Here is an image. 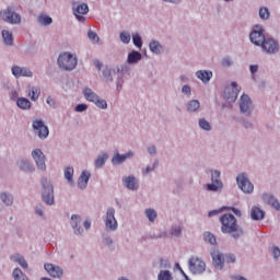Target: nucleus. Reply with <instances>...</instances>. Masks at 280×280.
<instances>
[{
    "label": "nucleus",
    "instance_id": "f257e3e1",
    "mask_svg": "<svg viewBox=\"0 0 280 280\" xmlns=\"http://www.w3.org/2000/svg\"><path fill=\"white\" fill-rule=\"evenodd\" d=\"M220 222L222 224V233H234L233 237H240L244 234V231H242V229H240V225H237V219H235V215L230 213L223 214L220 218Z\"/></svg>",
    "mask_w": 280,
    "mask_h": 280
},
{
    "label": "nucleus",
    "instance_id": "f03ea898",
    "mask_svg": "<svg viewBox=\"0 0 280 280\" xmlns=\"http://www.w3.org/2000/svg\"><path fill=\"white\" fill-rule=\"evenodd\" d=\"M58 65L63 71H73L78 67V58L70 52H63L58 57Z\"/></svg>",
    "mask_w": 280,
    "mask_h": 280
},
{
    "label": "nucleus",
    "instance_id": "7ed1b4c3",
    "mask_svg": "<svg viewBox=\"0 0 280 280\" xmlns=\"http://www.w3.org/2000/svg\"><path fill=\"white\" fill-rule=\"evenodd\" d=\"M43 195L42 198L46 205H54V186L47 178H42Z\"/></svg>",
    "mask_w": 280,
    "mask_h": 280
},
{
    "label": "nucleus",
    "instance_id": "20e7f679",
    "mask_svg": "<svg viewBox=\"0 0 280 280\" xmlns=\"http://www.w3.org/2000/svg\"><path fill=\"white\" fill-rule=\"evenodd\" d=\"M250 42L254 45L262 46L264 42L266 40V35H264V27L256 25L253 32L249 35Z\"/></svg>",
    "mask_w": 280,
    "mask_h": 280
},
{
    "label": "nucleus",
    "instance_id": "39448f33",
    "mask_svg": "<svg viewBox=\"0 0 280 280\" xmlns=\"http://www.w3.org/2000/svg\"><path fill=\"white\" fill-rule=\"evenodd\" d=\"M189 270L194 275H200L205 272L207 265L198 257H191L188 261Z\"/></svg>",
    "mask_w": 280,
    "mask_h": 280
},
{
    "label": "nucleus",
    "instance_id": "423d86ee",
    "mask_svg": "<svg viewBox=\"0 0 280 280\" xmlns=\"http://www.w3.org/2000/svg\"><path fill=\"white\" fill-rule=\"evenodd\" d=\"M236 183L240 189L244 191V194H252L253 189H255L253 183H250V180H248V177L244 174H241L236 177Z\"/></svg>",
    "mask_w": 280,
    "mask_h": 280
},
{
    "label": "nucleus",
    "instance_id": "0eeeda50",
    "mask_svg": "<svg viewBox=\"0 0 280 280\" xmlns=\"http://www.w3.org/2000/svg\"><path fill=\"white\" fill-rule=\"evenodd\" d=\"M1 16L3 21H5L7 23H12V24L21 23V15L14 12L12 8H8L7 10L2 11Z\"/></svg>",
    "mask_w": 280,
    "mask_h": 280
},
{
    "label": "nucleus",
    "instance_id": "6e6552de",
    "mask_svg": "<svg viewBox=\"0 0 280 280\" xmlns=\"http://www.w3.org/2000/svg\"><path fill=\"white\" fill-rule=\"evenodd\" d=\"M232 88H225L223 97L226 100V102H235L237 100V95L240 93V90L237 89V82L231 83Z\"/></svg>",
    "mask_w": 280,
    "mask_h": 280
},
{
    "label": "nucleus",
    "instance_id": "1a4fd4ad",
    "mask_svg": "<svg viewBox=\"0 0 280 280\" xmlns=\"http://www.w3.org/2000/svg\"><path fill=\"white\" fill-rule=\"evenodd\" d=\"M73 12L78 21L84 23L86 21L84 14H89V5L86 3L73 4Z\"/></svg>",
    "mask_w": 280,
    "mask_h": 280
},
{
    "label": "nucleus",
    "instance_id": "9d476101",
    "mask_svg": "<svg viewBox=\"0 0 280 280\" xmlns=\"http://www.w3.org/2000/svg\"><path fill=\"white\" fill-rule=\"evenodd\" d=\"M211 184H208V191H218V189H222V180H220V172L212 171L211 172Z\"/></svg>",
    "mask_w": 280,
    "mask_h": 280
},
{
    "label": "nucleus",
    "instance_id": "9b49d317",
    "mask_svg": "<svg viewBox=\"0 0 280 280\" xmlns=\"http://www.w3.org/2000/svg\"><path fill=\"white\" fill-rule=\"evenodd\" d=\"M105 226L109 231L117 230V219H115V208H109L107 210Z\"/></svg>",
    "mask_w": 280,
    "mask_h": 280
},
{
    "label": "nucleus",
    "instance_id": "f8f14e48",
    "mask_svg": "<svg viewBox=\"0 0 280 280\" xmlns=\"http://www.w3.org/2000/svg\"><path fill=\"white\" fill-rule=\"evenodd\" d=\"M33 128L36 130V135L39 139H47V137H49V128H47L42 120H35L33 122Z\"/></svg>",
    "mask_w": 280,
    "mask_h": 280
},
{
    "label": "nucleus",
    "instance_id": "ddd939ff",
    "mask_svg": "<svg viewBox=\"0 0 280 280\" xmlns=\"http://www.w3.org/2000/svg\"><path fill=\"white\" fill-rule=\"evenodd\" d=\"M266 54H277L279 51V43L272 38H267L260 45Z\"/></svg>",
    "mask_w": 280,
    "mask_h": 280
},
{
    "label": "nucleus",
    "instance_id": "4468645a",
    "mask_svg": "<svg viewBox=\"0 0 280 280\" xmlns=\"http://www.w3.org/2000/svg\"><path fill=\"white\" fill-rule=\"evenodd\" d=\"M32 158L34 159L38 170H46L47 166L45 165V154L40 149L33 150Z\"/></svg>",
    "mask_w": 280,
    "mask_h": 280
},
{
    "label": "nucleus",
    "instance_id": "2eb2a0df",
    "mask_svg": "<svg viewBox=\"0 0 280 280\" xmlns=\"http://www.w3.org/2000/svg\"><path fill=\"white\" fill-rule=\"evenodd\" d=\"M211 257L214 268H217L218 270H222V268H224V255H222V253H220L219 250L214 249L211 252Z\"/></svg>",
    "mask_w": 280,
    "mask_h": 280
},
{
    "label": "nucleus",
    "instance_id": "dca6fc26",
    "mask_svg": "<svg viewBox=\"0 0 280 280\" xmlns=\"http://www.w3.org/2000/svg\"><path fill=\"white\" fill-rule=\"evenodd\" d=\"M241 113H247L250 115V110L253 108V101H250V96L243 94L241 96V103H240Z\"/></svg>",
    "mask_w": 280,
    "mask_h": 280
},
{
    "label": "nucleus",
    "instance_id": "f3484780",
    "mask_svg": "<svg viewBox=\"0 0 280 280\" xmlns=\"http://www.w3.org/2000/svg\"><path fill=\"white\" fill-rule=\"evenodd\" d=\"M44 268H45L46 272H48V275L50 277H52L54 279H60V277H62V268H60L54 264H46V265H44Z\"/></svg>",
    "mask_w": 280,
    "mask_h": 280
},
{
    "label": "nucleus",
    "instance_id": "a211bd4d",
    "mask_svg": "<svg viewBox=\"0 0 280 280\" xmlns=\"http://www.w3.org/2000/svg\"><path fill=\"white\" fill-rule=\"evenodd\" d=\"M12 73L15 78H32V72L27 68H21L18 66H14L12 68Z\"/></svg>",
    "mask_w": 280,
    "mask_h": 280
},
{
    "label": "nucleus",
    "instance_id": "6ab92c4d",
    "mask_svg": "<svg viewBox=\"0 0 280 280\" xmlns=\"http://www.w3.org/2000/svg\"><path fill=\"white\" fill-rule=\"evenodd\" d=\"M132 156H133L132 151H129L122 155L119 153H116L112 160V163H113V165H121V163H124L126 161V159H130Z\"/></svg>",
    "mask_w": 280,
    "mask_h": 280
},
{
    "label": "nucleus",
    "instance_id": "aec40b11",
    "mask_svg": "<svg viewBox=\"0 0 280 280\" xmlns=\"http://www.w3.org/2000/svg\"><path fill=\"white\" fill-rule=\"evenodd\" d=\"M196 75L199 80H201V82L207 83L211 80V78H213V72L207 70H198Z\"/></svg>",
    "mask_w": 280,
    "mask_h": 280
},
{
    "label": "nucleus",
    "instance_id": "412c9836",
    "mask_svg": "<svg viewBox=\"0 0 280 280\" xmlns=\"http://www.w3.org/2000/svg\"><path fill=\"white\" fill-rule=\"evenodd\" d=\"M89 178H91V174H89L86 171H83L78 180L80 189H84L89 185Z\"/></svg>",
    "mask_w": 280,
    "mask_h": 280
},
{
    "label": "nucleus",
    "instance_id": "4be33fe9",
    "mask_svg": "<svg viewBox=\"0 0 280 280\" xmlns=\"http://www.w3.org/2000/svg\"><path fill=\"white\" fill-rule=\"evenodd\" d=\"M139 60H141V52H139L137 50L129 52L128 59H127V62L129 65H137V62H139Z\"/></svg>",
    "mask_w": 280,
    "mask_h": 280
},
{
    "label": "nucleus",
    "instance_id": "5701e85b",
    "mask_svg": "<svg viewBox=\"0 0 280 280\" xmlns=\"http://www.w3.org/2000/svg\"><path fill=\"white\" fill-rule=\"evenodd\" d=\"M83 95L85 97V100H88V102H97V94H95V92H93V90H91L90 88H85L83 91Z\"/></svg>",
    "mask_w": 280,
    "mask_h": 280
},
{
    "label": "nucleus",
    "instance_id": "b1692460",
    "mask_svg": "<svg viewBox=\"0 0 280 280\" xmlns=\"http://www.w3.org/2000/svg\"><path fill=\"white\" fill-rule=\"evenodd\" d=\"M124 183L126 185V188L127 189H137V187H139V185L137 184V179L135 178V176H129V177H126L124 179Z\"/></svg>",
    "mask_w": 280,
    "mask_h": 280
},
{
    "label": "nucleus",
    "instance_id": "393cba45",
    "mask_svg": "<svg viewBox=\"0 0 280 280\" xmlns=\"http://www.w3.org/2000/svg\"><path fill=\"white\" fill-rule=\"evenodd\" d=\"M16 104H18L19 108H22V110H27V109L32 108V103L30 102V100H27L25 97L18 98Z\"/></svg>",
    "mask_w": 280,
    "mask_h": 280
},
{
    "label": "nucleus",
    "instance_id": "a878e982",
    "mask_svg": "<svg viewBox=\"0 0 280 280\" xmlns=\"http://www.w3.org/2000/svg\"><path fill=\"white\" fill-rule=\"evenodd\" d=\"M11 260L15 261V264H20L22 268L26 269L27 268V261L25 258L19 254H15L11 256Z\"/></svg>",
    "mask_w": 280,
    "mask_h": 280
},
{
    "label": "nucleus",
    "instance_id": "bb28decb",
    "mask_svg": "<svg viewBox=\"0 0 280 280\" xmlns=\"http://www.w3.org/2000/svg\"><path fill=\"white\" fill-rule=\"evenodd\" d=\"M252 220H264L265 212L259 208L252 209Z\"/></svg>",
    "mask_w": 280,
    "mask_h": 280
},
{
    "label": "nucleus",
    "instance_id": "cd10ccee",
    "mask_svg": "<svg viewBox=\"0 0 280 280\" xmlns=\"http://www.w3.org/2000/svg\"><path fill=\"white\" fill-rule=\"evenodd\" d=\"M28 97H31L32 102H36V100H38V97H40V89L32 88L28 91Z\"/></svg>",
    "mask_w": 280,
    "mask_h": 280
},
{
    "label": "nucleus",
    "instance_id": "c85d7f7f",
    "mask_svg": "<svg viewBox=\"0 0 280 280\" xmlns=\"http://www.w3.org/2000/svg\"><path fill=\"white\" fill-rule=\"evenodd\" d=\"M198 108H200V102H198L197 100L190 101L187 105V110L189 113H196V110H198Z\"/></svg>",
    "mask_w": 280,
    "mask_h": 280
},
{
    "label": "nucleus",
    "instance_id": "c756f323",
    "mask_svg": "<svg viewBox=\"0 0 280 280\" xmlns=\"http://www.w3.org/2000/svg\"><path fill=\"white\" fill-rule=\"evenodd\" d=\"M149 47L153 54H161V49H163V46L156 40L151 42Z\"/></svg>",
    "mask_w": 280,
    "mask_h": 280
},
{
    "label": "nucleus",
    "instance_id": "7c9ffc66",
    "mask_svg": "<svg viewBox=\"0 0 280 280\" xmlns=\"http://www.w3.org/2000/svg\"><path fill=\"white\" fill-rule=\"evenodd\" d=\"M12 275L14 280H28L27 276H25V273H23V271L19 268H15Z\"/></svg>",
    "mask_w": 280,
    "mask_h": 280
},
{
    "label": "nucleus",
    "instance_id": "2f4dec72",
    "mask_svg": "<svg viewBox=\"0 0 280 280\" xmlns=\"http://www.w3.org/2000/svg\"><path fill=\"white\" fill-rule=\"evenodd\" d=\"M37 21L39 25H51L54 20L49 15H39Z\"/></svg>",
    "mask_w": 280,
    "mask_h": 280
},
{
    "label": "nucleus",
    "instance_id": "473e14b6",
    "mask_svg": "<svg viewBox=\"0 0 280 280\" xmlns=\"http://www.w3.org/2000/svg\"><path fill=\"white\" fill-rule=\"evenodd\" d=\"M2 38L5 43V45H12L13 38H12V33L10 31H2Z\"/></svg>",
    "mask_w": 280,
    "mask_h": 280
},
{
    "label": "nucleus",
    "instance_id": "72a5a7b5",
    "mask_svg": "<svg viewBox=\"0 0 280 280\" xmlns=\"http://www.w3.org/2000/svg\"><path fill=\"white\" fill-rule=\"evenodd\" d=\"M106 159H108V153H103L102 155H98L95 160V167H102L104 163H106Z\"/></svg>",
    "mask_w": 280,
    "mask_h": 280
},
{
    "label": "nucleus",
    "instance_id": "f704fd0d",
    "mask_svg": "<svg viewBox=\"0 0 280 280\" xmlns=\"http://www.w3.org/2000/svg\"><path fill=\"white\" fill-rule=\"evenodd\" d=\"M158 280H174V278L168 270H162L158 276Z\"/></svg>",
    "mask_w": 280,
    "mask_h": 280
},
{
    "label": "nucleus",
    "instance_id": "c9c22d12",
    "mask_svg": "<svg viewBox=\"0 0 280 280\" xmlns=\"http://www.w3.org/2000/svg\"><path fill=\"white\" fill-rule=\"evenodd\" d=\"M203 240L205 242H208V244H211L212 246H215V236L213 234H211V232H206L203 234Z\"/></svg>",
    "mask_w": 280,
    "mask_h": 280
},
{
    "label": "nucleus",
    "instance_id": "e433bc0d",
    "mask_svg": "<svg viewBox=\"0 0 280 280\" xmlns=\"http://www.w3.org/2000/svg\"><path fill=\"white\" fill-rule=\"evenodd\" d=\"M145 215L149 222H154V220H156V211L154 209H147Z\"/></svg>",
    "mask_w": 280,
    "mask_h": 280
},
{
    "label": "nucleus",
    "instance_id": "4c0bfd02",
    "mask_svg": "<svg viewBox=\"0 0 280 280\" xmlns=\"http://www.w3.org/2000/svg\"><path fill=\"white\" fill-rule=\"evenodd\" d=\"M20 168L22 172H32V164H30L26 160H22L20 162Z\"/></svg>",
    "mask_w": 280,
    "mask_h": 280
},
{
    "label": "nucleus",
    "instance_id": "58836bf2",
    "mask_svg": "<svg viewBox=\"0 0 280 280\" xmlns=\"http://www.w3.org/2000/svg\"><path fill=\"white\" fill-rule=\"evenodd\" d=\"M2 202H4V205H7L9 207V205H12V202H14V200L12 199V196L2 192L0 196Z\"/></svg>",
    "mask_w": 280,
    "mask_h": 280
},
{
    "label": "nucleus",
    "instance_id": "ea45409f",
    "mask_svg": "<svg viewBox=\"0 0 280 280\" xmlns=\"http://www.w3.org/2000/svg\"><path fill=\"white\" fill-rule=\"evenodd\" d=\"M78 214H72L71 220H72V228L74 229V233H77V235H80L82 232L80 231V229H78Z\"/></svg>",
    "mask_w": 280,
    "mask_h": 280
},
{
    "label": "nucleus",
    "instance_id": "a19ab883",
    "mask_svg": "<svg viewBox=\"0 0 280 280\" xmlns=\"http://www.w3.org/2000/svg\"><path fill=\"white\" fill-rule=\"evenodd\" d=\"M65 178L68 179V183H73V167H67L65 170Z\"/></svg>",
    "mask_w": 280,
    "mask_h": 280
},
{
    "label": "nucleus",
    "instance_id": "79ce46f5",
    "mask_svg": "<svg viewBox=\"0 0 280 280\" xmlns=\"http://www.w3.org/2000/svg\"><path fill=\"white\" fill-rule=\"evenodd\" d=\"M132 40H133V45H135L136 47L141 48V47L143 46V40H141V36H140L139 34H135V35L132 36Z\"/></svg>",
    "mask_w": 280,
    "mask_h": 280
},
{
    "label": "nucleus",
    "instance_id": "37998d69",
    "mask_svg": "<svg viewBox=\"0 0 280 280\" xmlns=\"http://www.w3.org/2000/svg\"><path fill=\"white\" fill-rule=\"evenodd\" d=\"M259 16L262 20L270 19V11H268V8H260Z\"/></svg>",
    "mask_w": 280,
    "mask_h": 280
},
{
    "label": "nucleus",
    "instance_id": "c03bdc74",
    "mask_svg": "<svg viewBox=\"0 0 280 280\" xmlns=\"http://www.w3.org/2000/svg\"><path fill=\"white\" fill-rule=\"evenodd\" d=\"M94 104H95L98 108H106V107L108 106V104L106 103V101L100 98V96L96 98V101L94 102Z\"/></svg>",
    "mask_w": 280,
    "mask_h": 280
},
{
    "label": "nucleus",
    "instance_id": "a18cd8bd",
    "mask_svg": "<svg viewBox=\"0 0 280 280\" xmlns=\"http://www.w3.org/2000/svg\"><path fill=\"white\" fill-rule=\"evenodd\" d=\"M199 126L202 128V130H211V125L206 119H200Z\"/></svg>",
    "mask_w": 280,
    "mask_h": 280
},
{
    "label": "nucleus",
    "instance_id": "49530a36",
    "mask_svg": "<svg viewBox=\"0 0 280 280\" xmlns=\"http://www.w3.org/2000/svg\"><path fill=\"white\" fill-rule=\"evenodd\" d=\"M120 40L125 43V45H128V43H130V34L126 32L120 33Z\"/></svg>",
    "mask_w": 280,
    "mask_h": 280
},
{
    "label": "nucleus",
    "instance_id": "de8ad7c7",
    "mask_svg": "<svg viewBox=\"0 0 280 280\" xmlns=\"http://www.w3.org/2000/svg\"><path fill=\"white\" fill-rule=\"evenodd\" d=\"M88 36L93 43H100V36H97L95 32L89 31Z\"/></svg>",
    "mask_w": 280,
    "mask_h": 280
},
{
    "label": "nucleus",
    "instance_id": "09e8293b",
    "mask_svg": "<svg viewBox=\"0 0 280 280\" xmlns=\"http://www.w3.org/2000/svg\"><path fill=\"white\" fill-rule=\"evenodd\" d=\"M269 205H271V207H273V209H276L277 211L280 210L279 201L272 197L269 199Z\"/></svg>",
    "mask_w": 280,
    "mask_h": 280
},
{
    "label": "nucleus",
    "instance_id": "8fccbe9b",
    "mask_svg": "<svg viewBox=\"0 0 280 280\" xmlns=\"http://www.w3.org/2000/svg\"><path fill=\"white\" fill-rule=\"evenodd\" d=\"M224 261H226V264H235V255H232V254L225 255Z\"/></svg>",
    "mask_w": 280,
    "mask_h": 280
},
{
    "label": "nucleus",
    "instance_id": "3c124183",
    "mask_svg": "<svg viewBox=\"0 0 280 280\" xmlns=\"http://www.w3.org/2000/svg\"><path fill=\"white\" fill-rule=\"evenodd\" d=\"M89 108V106H86V104H79L75 106V112L77 113H84V110H86Z\"/></svg>",
    "mask_w": 280,
    "mask_h": 280
},
{
    "label": "nucleus",
    "instance_id": "603ef678",
    "mask_svg": "<svg viewBox=\"0 0 280 280\" xmlns=\"http://www.w3.org/2000/svg\"><path fill=\"white\" fill-rule=\"evenodd\" d=\"M180 233H182L180 226H174L171 231V234L174 235L175 237H178V235H180Z\"/></svg>",
    "mask_w": 280,
    "mask_h": 280
},
{
    "label": "nucleus",
    "instance_id": "864d4df0",
    "mask_svg": "<svg viewBox=\"0 0 280 280\" xmlns=\"http://www.w3.org/2000/svg\"><path fill=\"white\" fill-rule=\"evenodd\" d=\"M46 102L48 106H51V108H56V100H54L51 96H48Z\"/></svg>",
    "mask_w": 280,
    "mask_h": 280
},
{
    "label": "nucleus",
    "instance_id": "5fc2aeb1",
    "mask_svg": "<svg viewBox=\"0 0 280 280\" xmlns=\"http://www.w3.org/2000/svg\"><path fill=\"white\" fill-rule=\"evenodd\" d=\"M272 256H273L275 259H279V257H280V249H279V247H273L272 248Z\"/></svg>",
    "mask_w": 280,
    "mask_h": 280
},
{
    "label": "nucleus",
    "instance_id": "6e6d98bb",
    "mask_svg": "<svg viewBox=\"0 0 280 280\" xmlns=\"http://www.w3.org/2000/svg\"><path fill=\"white\" fill-rule=\"evenodd\" d=\"M249 71H250L252 75H255V73H257V71H259V66H257V65H252V66L249 67Z\"/></svg>",
    "mask_w": 280,
    "mask_h": 280
},
{
    "label": "nucleus",
    "instance_id": "4d7b16f0",
    "mask_svg": "<svg viewBox=\"0 0 280 280\" xmlns=\"http://www.w3.org/2000/svg\"><path fill=\"white\" fill-rule=\"evenodd\" d=\"M183 93H186V95H191V88H189L188 85H184L182 88Z\"/></svg>",
    "mask_w": 280,
    "mask_h": 280
},
{
    "label": "nucleus",
    "instance_id": "13d9d810",
    "mask_svg": "<svg viewBox=\"0 0 280 280\" xmlns=\"http://www.w3.org/2000/svg\"><path fill=\"white\" fill-rule=\"evenodd\" d=\"M232 62H231V59L229 58H225L222 60V66L223 67H231Z\"/></svg>",
    "mask_w": 280,
    "mask_h": 280
},
{
    "label": "nucleus",
    "instance_id": "bf43d9fd",
    "mask_svg": "<svg viewBox=\"0 0 280 280\" xmlns=\"http://www.w3.org/2000/svg\"><path fill=\"white\" fill-rule=\"evenodd\" d=\"M148 152H149V154H156V148L155 147H149Z\"/></svg>",
    "mask_w": 280,
    "mask_h": 280
},
{
    "label": "nucleus",
    "instance_id": "052dcab7",
    "mask_svg": "<svg viewBox=\"0 0 280 280\" xmlns=\"http://www.w3.org/2000/svg\"><path fill=\"white\" fill-rule=\"evenodd\" d=\"M94 66L96 67V69L102 70V62H100V60H94Z\"/></svg>",
    "mask_w": 280,
    "mask_h": 280
},
{
    "label": "nucleus",
    "instance_id": "680f3d73",
    "mask_svg": "<svg viewBox=\"0 0 280 280\" xmlns=\"http://www.w3.org/2000/svg\"><path fill=\"white\" fill-rule=\"evenodd\" d=\"M83 226L84 229H86V231H89V229H91V221L89 220L84 221Z\"/></svg>",
    "mask_w": 280,
    "mask_h": 280
},
{
    "label": "nucleus",
    "instance_id": "e2e57ef3",
    "mask_svg": "<svg viewBox=\"0 0 280 280\" xmlns=\"http://www.w3.org/2000/svg\"><path fill=\"white\" fill-rule=\"evenodd\" d=\"M218 213H220V211H218V210H212V211H210L209 212V218H213V215H218Z\"/></svg>",
    "mask_w": 280,
    "mask_h": 280
},
{
    "label": "nucleus",
    "instance_id": "0e129e2a",
    "mask_svg": "<svg viewBox=\"0 0 280 280\" xmlns=\"http://www.w3.org/2000/svg\"><path fill=\"white\" fill-rule=\"evenodd\" d=\"M233 212L235 213V215H238V217L242 215V211H240L235 208H233Z\"/></svg>",
    "mask_w": 280,
    "mask_h": 280
},
{
    "label": "nucleus",
    "instance_id": "69168bd1",
    "mask_svg": "<svg viewBox=\"0 0 280 280\" xmlns=\"http://www.w3.org/2000/svg\"><path fill=\"white\" fill-rule=\"evenodd\" d=\"M167 3H180V0H164Z\"/></svg>",
    "mask_w": 280,
    "mask_h": 280
},
{
    "label": "nucleus",
    "instance_id": "338daca9",
    "mask_svg": "<svg viewBox=\"0 0 280 280\" xmlns=\"http://www.w3.org/2000/svg\"><path fill=\"white\" fill-rule=\"evenodd\" d=\"M105 243H106L107 245H110V244H113V240L109 238V237H107V238H105Z\"/></svg>",
    "mask_w": 280,
    "mask_h": 280
},
{
    "label": "nucleus",
    "instance_id": "774afa93",
    "mask_svg": "<svg viewBox=\"0 0 280 280\" xmlns=\"http://www.w3.org/2000/svg\"><path fill=\"white\" fill-rule=\"evenodd\" d=\"M35 212L37 213V215H43V210L42 209H36Z\"/></svg>",
    "mask_w": 280,
    "mask_h": 280
}]
</instances>
